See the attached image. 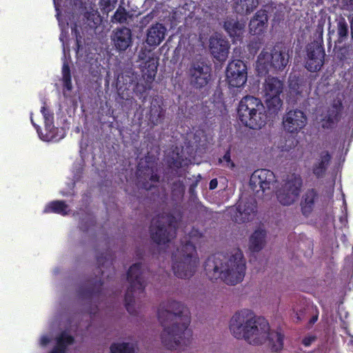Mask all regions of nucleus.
<instances>
[{
    "instance_id": "f257e3e1",
    "label": "nucleus",
    "mask_w": 353,
    "mask_h": 353,
    "mask_svg": "<svg viewBox=\"0 0 353 353\" xmlns=\"http://www.w3.org/2000/svg\"><path fill=\"white\" fill-rule=\"evenodd\" d=\"M157 316L163 327L161 339L165 348L176 350L191 343L190 312L183 303L174 300L163 302L159 305Z\"/></svg>"
},
{
    "instance_id": "f03ea898",
    "label": "nucleus",
    "mask_w": 353,
    "mask_h": 353,
    "mask_svg": "<svg viewBox=\"0 0 353 353\" xmlns=\"http://www.w3.org/2000/svg\"><path fill=\"white\" fill-rule=\"evenodd\" d=\"M230 330L238 339H245L250 344L259 345L268 341L271 350L277 352L283 347L284 335L270 329L268 321L255 316L250 310H242L234 314L230 322Z\"/></svg>"
},
{
    "instance_id": "7ed1b4c3",
    "label": "nucleus",
    "mask_w": 353,
    "mask_h": 353,
    "mask_svg": "<svg viewBox=\"0 0 353 353\" xmlns=\"http://www.w3.org/2000/svg\"><path fill=\"white\" fill-rule=\"evenodd\" d=\"M245 268V263L241 253L232 255L228 259L221 254H214L208 256L204 263V270L209 279H220L231 285L243 280Z\"/></svg>"
},
{
    "instance_id": "20e7f679",
    "label": "nucleus",
    "mask_w": 353,
    "mask_h": 353,
    "mask_svg": "<svg viewBox=\"0 0 353 353\" xmlns=\"http://www.w3.org/2000/svg\"><path fill=\"white\" fill-rule=\"evenodd\" d=\"M172 270L176 276L189 279L193 276L199 263V257L194 244L185 237L181 241L179 248L172 254Z\"/></svg>"
},
{
    "instance_id": "39448f33",
    "label": "nucleus",
    "mask_w": 353,
    "mask_h": 353,
    "mask_svg": "<svg viewBox=\"0 0 353 353\" xmlns=\"http://www.w3.org/2000/svg\"><path fill=\"white\" fill-rule=\"evenodd\" d=\"M239 119L245 126L260 129L265 124V111L260 99L246 95L240 101L237 109Z\"/></svg>"
},
{
    "instance_id": "423d86ee",
    "label": "nucleus",
    "mask_w": 353,
    "mask_h": 353,
    "mask_svg": "<svg viewBox=\"0 0 353 353\" xmlns=\"http://www.w3.org/2000/svg\"><path fill=\"white\" fill-rule=\"evenodd\" d=\"M177 221L171 213L163 212L153 217L150 226V234L153 242L165 245L176 236Z\"/></svg>"
},
{
    "instance_id": "0eeeda50",
    "label": "nucleus",
    "mask_w": 353,
    "mask_h": 353,
    "mask_svg": "<svg viewBox=\"0 0 353 353\" xmlns=\"http://www.w3.org/2000/svg\"><path fill=\"white\" fill-rule=\"evenodd\" d=\"M146 270L141 263L132 265L127 272V280L130 283L125 294V307L129 314L135 315L134 293L143 294L145 288Z\"/></svg>"
},
{
    "instance_id": "6e6552de",
    "label": "nucleus",
    "mask_w": 353,
    "mask_h": 353,
    "mask_svg": "<svg viewBox=\"0 0 353 353\" xmlns=\"http://www.w3.org/2000/svg\"><path fill=\"white\" fill-rule=\"evenodd\" d=\"M289 54L281 47L274 46L270 52L263 50L258 56L256 70L266 74L270 71H282L289 63Z\"/></svg>"
},
{
    "instance_id": "1a4fd4ad",
    "label": "nucleus",
    "mask_w": 353,
    "mask_h": 353,
    "mask_svg": "<svg viewBox=\"0 0 353 353\" xmlns=\"http://www.w3.org/2000/svg\"><path fill=\"white\" fill-rule=\"evenodd\" d=\"M97 272L100 276H97L94 279L88 280L87 283L81 286L78 290V294L82 299H91L94 296H98L101 292L103 285L102 277L105 271L102 270L104 268H112V255L108 252L101 254L97 256Z\"/></svg>"
},
{
    "instance_id": "9d476101",
    "label": "nucleus",
    "mask_w": 353,
    "mask_h": 353,
    "mask_svg": "<svg viewBox=\"0 0 353 353\" xmlns=\"http://www.w3.org/2000/svg\"><path fill=\"white\" fill-rule=\"evenodd\" d=\"M283 82L277 77L268 76L264 83L265 102L270 114L276 115L283 105L280 95L283 90Z\"/></svg>"
},
{
    "instance_id": "9b49d317",
    "label": "nucleus",
    "mask_w": 353,
    "mask_h": 353,
    "mask_svg": "<svg viewBox=\"0 0 353 353\" xmlns=\"http://www.w3.org/2000/svg\"><path fill=\"white\" fill-rule=\"evenodd\" d=\"M303 179L300 174L288 175L276 192L278 201L283 205H290L299 198L303 187Z\"/></svg>"
},
{
    "instance_id": "f8f14e48",
    "label": "nucleus",
    "mask_w": 353,
    "mask_h": 353,
    "mask_svg": "<svg viewBox=\"0 0 353 353\" xmlns=\"http://www.w3.org/2000/svg\"><path fill=\"white\" fill-rule=\"evenodd\" d=\"M187 74L191 85L202 88L208 85L211 79V68L205 61L196 60L190 63Z\"/></svg>"
},
{
    "instance_id": "ddd939ff",
    "label": "nucleus",
    "mask_w": 353,
    "mask_h": 353,
    "mask_svg": "<svg viewBox=\"0 0 353 353\" xmlns=\"http://www.w3.org/2000/svg\"><path fill=\"white\" fill-rule=\"evenodd\" d=\"M255 199L252 197L241 198L230 210L232 221L242 223L252 221L257 212Z\"/></svg>"
},
{
    "instance_id": "4468645a",
    "label": "nucleus",
    "mask_w": 353,
    "mask_h": 353,
    "mask_svg": "<svg viewBox=\"0 0 353 353\" xmlns=\"http://www.w3.org/2000/svg\"><path fill=\"white\" fill-rule=\"evenodd\" d=\"M226 81L231 88H241L247 81L248 72L245 63L240 59L231 61L225 71Z\"/></svg>"
},
{
    "instance_id": "2eb2a0df",
    "label": "nucleus",
    "mask_w": 353,
    "mask_h": 353,
    "mask_svg": "<svg viewBox=\"0 0 353 353\" xmlns=\"http://www.w3.org/2000/svg\"><path fill=\"white\" fill-rule=\"evenodd\" d=\"M325 56L323 44L314 41L306 46L305 68L310 72L319 71L324 64Z\"/></svg>"
},
{
    "instance_id": "dca6fc26",
    "label": "nucleus",
    "mask_w": 353,
    "mask_h": 353,
    "mask_svg": "<svg viewBox=\"0 0 353 353\" xmlns=\"http://www.w3.org/2000/svg\"><path fill=\"white\" fill-rule=\"evenodd\" d=\"M307 118L301 110L292 109L287 111L283 116L282 125L283 130L290 134H298L306 125Z\"/></svg>"
},
{
    "instance_id": "f3484780",
    "label": "nucleus",
    "mask_w": 353,
    "mask_h": 353,
    "mask_svg": "<svg viewBox=\"0 0 353 353\" xmlns=\"http://www.w3.org/2000/svg\"><path fill=\"white\" fill-rule=\"evenodd\" d=\"M113 48L119 52H125L132 44V30L125 26L117 28L110 35Z\"/></svg>"
},
{
    "instance_id": "a211bd4d",
    "label": "nucleus",
    "mask_w": 353,
    "mask_h": 353,
    "mask_svg": "<svg viewBox=\"0 0 353 353\" xmlns=\"http://www.w3.org/2000/svg\"><path fill=\"white\" fill-rule=\"evenodd\" d=\"M321 200V194L319 190L314 188L305 190L301 196L300 208L302 214L308 217L311 215Z\"/></svg>"
},
{
    "instance_id": "6ab92c4d",
    "label": "nucleus",
    "mask_w": 353,
    "mask_h": 353,
    "mask_svg": "<svg viewBox=\"0 0 353 353\" xmlns=\"http://www.w3.org/2000/svg\"><path fill=\"white\" fill-rule=\"evenodd\" d=\"M165 115V109L163 108V99L158 95L154 97L151 101L147 118L149 124L152 126L161 123Z\"/></svg>"
},
{
    "instance_id": "aec40b11",
    "label": "nucleus",
    "mask_w": 353,
    "mask_h": 353,
    "mask_svg": "<svg viewBox=\"0 0 353 353\" xmlns=\"http://www.w3.org/2000/svg\"><path fill=\"white\" fill-rule=\"evenodd\" d=\"M137 173L138 183L144 190H151L154 187L152 183L159 181V176L149 165L143 167L139 164Z\"/></svg>"
},
{
    "instance_id": "412c9836",
    "label": "nucleus",
    "mask_w": 353,
    "mask_h": 353,
    "mask_svg": "<svg viewBox=\"0 0 353 353\" xmlns=\"http://www.w3.org/2000/svg\"><path fill=\"white\" fill-rule=\"evenodd\" d=\"M276 181L274 174L268 169H259L255 170L251 176L250 183L255 186L259 185L264 192L270 188V185Z\"/></svg>"
},
{
    "instance_id": "4be33fe9",
    "label": "nucleus",
    "mask_w": 353,
    "mask_h": 353,
    "mask_svg": "<svg viewBox=\"0 0 353 353\" xmlns=\"http://www.w3.org/2000/svg\"><path fill=\"white\" fill-rule=\"evenodd\" d=\"M332 159V154L328 150H322L319 153L312 166V174L316 179H322L325 176Z\"/></svg>"
},
{
    "instance_id": "5701e85b",
    "label": "nucleus",
    "mask_w": 353,
    "mask_h": 353,
    "mask_svg": "<svg viewBox=\"0 0 353 353\" xmlns=\"http://www.w3.org/2000/svg\"><path fill=\"white\" fill-rule=\"evenodd\" d=\"M343 109L341 100L334 101L328 108L327 114L323 119L322 127L325 129H332L340 121Z\"/></svg>"
},
{
    "instance_id": "b1692460",
    "label": "nucleus",
    "mask_w": 353,
    "mask_h": 353,
    "mask_svg": "<svg viewBox=\"0 0 353 353\" xmlns=\"http://www.w3.org/2000/svg\"><path fill=\"white\" fill-rule=\"evenodd\" d=\"M166 28L160 23L152 24L147 30L146 43L150 46H159L165 39Z\"/></svg>"
},
{
    "instance_id": "393cba45",
    "label": "nucleus",
    "mask_w": 353,
    "mask_h": 353,
    "mask_svg": "<svg viewBox=\"0 0 353 353\" xmlns=\"http://www.w3.org/2000/svg\"><path fill=\"white\" fill-rule=\"evenodd\" d=\"M268 14L265 10H258L249 23L250 32L254 35L263 34L268 26Z\"/></svg>"
},
{
    "instance_id": "a878e982",
    "label": "nucleus",
    "mask_w": 353,
    "mask_h": 353,
    "mask_svg": "<svg viewBox=\"0 0 353 353\" xmlns=\"http://www.w3.org/2000/svg\"><path fill=\"white\" fill-rule=\"evenodd\" d=\"M210 50L214 58L223 61L228 56L229 45L225 40L212 37L210 39Z\"/></svg>"
},
{
    "instance_id": "bb28decb",
    "label": "nucleus",
    "mask_w": 353,
    "mask_h": 353,
    "mask_svg": "<svg viewBox=\"0 0 353 353\" xmlns=\"http://www.w3.org/2000/svg\"><path fill=\"white\" fill-rule=\"evenodd\" d=\"M158 61L154 57H149L141 64V72L143 79L146 83H151L157 74Z\"/></svg>"
},
{
    "instance_id": "cd10ccee",
    "label": "nucleus",
    "mask_w": 353,
    "mask_h": 353,
    "mask_svg": "<svg viewBox=\"0 0 353 353\" xmlns=\"http://www.w3.org/2000/svg\"><path fill=\"white\" fill-rule=\"evenodd\" d=\"M245 24L240 23L237 19L228 18L223 23V28L230 37L239 40L241 38L244 31Z\"/></svg>"
},
{
    "instance_id": "c85d7f7f",
    "label": "nucleus",
    "mask_w": 353,
    "mask_h": 353,
    "mask_svg": "<svg viewBox=\"0 0 353 353\" xmlns=\"http://www.w3.org/2000/svg\"><path fill=\"white\" fill-rule=\"evenodd\" d=\"M266 232L264 230H256L250 236L249 249L252 252L261 250L265 244Z\"/></svg>"
},
{
    "instance_id": "c756f323",
    "label": "nucleus",
    "mask_w": 353,
    "mask_h": 353,
    "mask_svg": "<svg viewBox=\"0 0 353 353\" xmlns=\"http://www.w3.org/2000/svg\"><path fill=\"white\" fill-rule=\"evenodd\" d=\"M44 213H54L65 216L68 213V205L64 201L56 200L48 203L43 210Z\"/></svg>"
},
{
    "instance_id": "7c9ffc66",
    "label": "nucleus",
    "mask_w": 353,
    "mask_h": 353,
    "mask_svg": "<svg viewBox=\"0 0 353 353\" xmlns=\"http://www.w3.org/2000/svg\"><path fill=\"white\" fill-rule=\"evenodd\" d=\"M259 5V0H239L235 11L241 15H247L253 12Z\"/></svg>"
},
{
    "instance_id": "2f4dec72",
    "label": "nucleus",
    "mask_w": 353,
    "mask_h": 353,
    "mask_svg": "<svg viewBox=\"0 0 353 353\" xmlns=\"http://www.w3.org/2000/svg\"><path fill=\"white\" fill-rule=\"evenodd\" d=\"M185 193V185L182 181L178 180L171 185V197L174 201L181 200Z\"/></svg>"
},
{
    "instance_id": "473e14b6",
    "label": "nucleus",
    "mask_w": 353,
    "mask_h": 353,
    "mask_svg": "<svg viewBox=\"0 0 353 353\" xmlns=\"http://www.w3.org/2000/svg\"><path fill=\"white\" fill-rule=\"evenodd\" d=\"M63 86L68 91L72 89L70 67L68 62L64 61L61 69Z\"/></svg>"
},
{
    "instance_id": "72a5a7b5",
    "label": "nucleus",
    "mask_w": 353,
    "mask_h": 353,
    "mask_svg": "<svg viewBox=\"0 0 353 353\" xmlns=\"http://www.w3.org/2000/svg\"><path fill=\"white\" fill-rule=\"evenodd\" d=\"M41 112L44 119L46 130L50 132H52V130L54 128L53 112L49 108H48L46 104L41 107Z\"/></svg>"
},
{
    "instance_id": "f704fd0d",
    "label": "nucleus",
    "mask_w": 353,
    "mask_h": 353,
    "mask_svg": "<svg viewBox=\"0 0 353 353\" xmlns=\"http://www.w3.org/2000/svg\"><path fill=\"white\" fill-rule=\"evenodd\" d=\"M129 17V12L125 10L124 7L119 6L113 16L111 17V21L114 23H125Z\"/></svg>"
},
{
    "instance_id": "c9c22d12",
    "label": "nucleus",
    "mask_w": 353,
    "mask_h": 353,
    "mask_svg": "<svg viewBox=\"0 0 353 353\" xmlns=\"http://www.w3.org/2000/svg\"><path fill=\"white\" fill-rule=\"evenodd\" d=\"M111 353H134V348L130 343H112L110 346Z\"/></svg>"
},
{
    "instance_id": "e433bc0d",
    "label": "nucleus",
    "mask_w": 353,
    "mask_h": 353,
    "mask_svg": "<svg viewBox=\"0 0 353 353\" xmlns=\"http://www.w3.org/2000/svg\"><path fill=\"white\" fill-rule=\"evenodd\" d=\"M337 34L338 40L342 42L345 40L348 36V26L344 18H341L337 22Z\"/></svg>"
},
{
    "instance_id": "4c0bfd02",
    "label": "nucleus",
    "mask_w": 353,
    "mask_h": 353,
    "mask_svg": "<svg viewBox=\"0 0 353 353\" xmlns=\"http://www.w3.org/2000/svg\"><path fill=\"white\" fill-rule=\"evenodd\" d=\"M301 83L299 79H291L289 81V93L291 96L298 98L301 95L302 88Z\"/></svg>"
},
{
    "instance_id": "58836bf2",
    "label": "nucleus",
    "mask_w": 353,
    "mask_h": 353,
    "mask_svg": "<svg viewBox=\"0 0 353 353\" xmlns=\"http://www.w3.org/2000/svg\"><path fill=\"white\" fill-rule=\"evenodd\" d=\"M72 34L76 37L75 50L77 54H78L80 49L82 48V37L77 30V25H74V27L72 28Z\"/></svg>"
},
{
    "instance_id": "ea45409f",
    "label": "nucleus",
    "mask_w": 353,
    "mask_h": 353,
    "mask_svg": "<svg viewBox=\"0 0 353 353\" xmlns=\"http://www.w3.org/2000/svg\"><path fill=\"white\" fill-rule=\"evenodd\" d=\"M117 2V0H101L100 1L102 9L106 12L112 11L114 8Z\"/></svg>"
},
{
    "instance_id": "a19ab883",
    "label": "nucleus",
    "mask_w": 353,
    "mask_h": 353,
    "mask_svg": "<svg viewBox=\"0 0 353 353\" xmlns=\"http://www.w3.org/2000/svg\"><path fill=\"white\" fill-rule=\"evenodd\" d=\"M57 338H62L63 343L67 346L73 344L74 342V338L66 332H62Z\"/></svg>"
},
{
    "instance_id": "79ce46f5",
    "label": "nucleus",
    "mask_w": 353,
    "mask_h": 353,
    "mask_svg": "<svg viewBox=\"0 0 353 353\" xmlns=\"http://www.w3.org/2000/svg\"><path fill=\"white\" fill-rule=\"evenodd\" d=\"M223 160L227 163V166L230 169L235 167L234 163L231 159L230 149H228L223 157Z\"/></svg>"
},
{
    "instance_id": "37998d69",
    "label": "nucleus",
    "mask_w": 353,
    "mask_h": 353,
    "mask_svg": "<svg viewBox=\"0 0 353 353\" xmlns=\"http://www.w3.org/2000/svg\"><path fill=\"white\" fill-rule=\"evenodd\" d=\"M201 179V174H198L196 176V179L193 181L189 187V193L191 196H194L196 194V188L198 186V184Z\"/></svg>"
},
{
    "instance_id": "c03bdc74",
    "label": "nucleus",
    "mask_w": 353,
    "mask_h": 353,
    "mask_svg": "<svg viewBox=\"0 0 353 353\" xmlns=\"http://www.w3.org/2000/svg\"><path fill=\"white\" fill-rule=\"evenodd\" d=\"M343 8L347 11H353V0H341Z\"/></svg>"
},
{
    "instance_id": "a18cd8bd",
    "label": "nucleus",
    "mask_w": 353,
    "mask_h": 353,
    "mask_svg": "<svg viewBox=\"0 0 353 353\" xmlns=\"http://www.w3.org/2000/svg\"><path fill=\"white\" fill-rule=\"evenodd\" d=\"M202 236V233L198 230L193 228L189 232V238H200Z\"/></svg>"
},
{
    "instance_id": "49530a36",
    "label": "nucleus",
    "mask_w": 353,
    "mask_h": 353,
    "mask_svg": "<svg viewBox=\"0 0 353 353\" xmlns=\"http://www.w3.org/2000/svg\"><path fill=\"white\" fill-rule=\"evenodd\" d=\"M56 341L57 343L55 346L59 348L60 350H62V351H63L65 353L68 346L63 343L62 338H57Z\"/></svg>"
},
{
    "instance_id": "de8ad7c7",
    "label": "nucleus",
    "mask_w": 353,
    "mask_h": 353,
    "mask_svg": "<svg viewBox=\"0 0 353 353\" xmlns=\"http://www.w3.org/2000/svg\"><path fill=\"white\" fill-rule=\"evenodd\" d=\"M316 339V337L315 336H307V337H305L303 339V341H302V343L305 346V347H307V346H310L311 345V343L314 341Z\"/></svg>"
},
{
    "instance_id": "09e8293b",
    "label": "nucleus",
    "mask_w": 353,
    "mask_h": 353,
    "mask_svg": "<svg viewBox=\"0 0 353 353\" xmlns=\"http://www.w3.org/2000/svg\"><path fill=\"white\" fill-rule=\"evenodd\" d=\"M94 225V221L92 220V219H90V220H89V225H88V226H85V225H84L83 224V221H81V225H80V229H81L82 231H83V232H86V231L88 230L89 227H90V225Z\"/></svg>"
},
{
    "instance_id": "8fccbe9b",
    "label": "nucleus",
    "mask_w": 353,
    "mask_h": 353,
    "mask_svg": "<svg viewBox=\"0 0 353 353\" xmlns=\"http://www.w3.org/2000/svg\"><path fill=\"white\" fill-rule=\"evenodd\" d=\"M218 185V181L216 179H213L210 181L209 188L210 190H214Z\"/></svg>"
},
{
    "instance_id": "3c124183",
    "label": "nucleus",
    "mask_w": 353,
    "mask_h": 353,
    "mask_svg": "<svg viewBox=\"0 0 353 353\" xmlns=\"http://www.w3.org/2000/svg\"><path fill=\"white\" fill-rule=\"evenodd\" d=\"M318 320V314L312 316V318L309 321V323L312 325L315 323Z\"/></svg>"
},
{
    "instance_id": "603ef678",
    "label": "nucleus",
    "mask_w": 353,
    "mask_h": 353,
    "mask_svg": "<svg viewBox=\"0 0 353 353\" xmlns=\"http://www.w3.org/2000/svg\"><path fill=\"white\" fill-rule=\"evenodd\" d=\"M50 353H65L62 350H60L59 348L54 346L52 350L50 351Z\"/></svg>"
},
{
    "instance_id": "864d4df0",
    "label": "nucleus",
    "mask_w": 353,
    "mask_h": 353,
    "mask_svg": "<svg viewBox=\"0 0 353 353\" xmlns=\"http://www.w3.org/2000/svg\"><path fill=\"white\" fill-rule=\"evenodd\" d=\"M350 23L351 37H352V39L353 40V16L350 19Z\"/></svg>"
},
{
    "instance_id": "5fc2aeb1",
    "label": "nucleus",
    "mask_w": 353,
    "mask_h": 353,
    "mask_svg": "<svg viewBox=\"0 0 353 353\" xmlns=\"http://www.w3.org/2000/svg\"><path fill=\"white\" fill-rule=\"evenodd\" d=\"M48 343H49V339L48 337H46V336L42 337V339H41V344L43 345H46Z\"/></svg>"
},
{
    "instance_id": "6e6d98bb",
    "label": "nucleus",
    "mask_w": 353,
    "mask_h": 353,
    "mask_svg": "<svg viewBox=\"0 0 353 353\" xmlns=\"http://www.w3.org/2000/svg\"><path fill=\"white\" fill-rule=\"evenodd\" d=\"M64 0H54V3L56 7V10H58L57 7L60 6V4L63 2Z\"/></svg>"
},
{
    "instance_id": "4d7b16f0",
    "label": "nucleus",
    "mask_w": 353,
    "mask_h": 353,
    "mask_svg": "<svg viewBox=\"0 0 353 353\" xmlns=\"http://www.w3.org/2000/svg\"><path fill=\"white\" fill-rule=\"evenodd\" d=\"M31 122H32V125H34V127L37 129V131L39 132V130L40 129L39 126L37 125L36 123H34L32 119H31Z\"/></svg>"
}]
</instances>
